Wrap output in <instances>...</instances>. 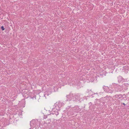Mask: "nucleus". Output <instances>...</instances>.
Listing matches in <instances>:
<instances>
[{
    "instance_id": "f257e3e1",
    "label": "nucleus",
    "mask_w": 129,
    "mask_h": 129,
    "mask_svg": "<svg viewBox=\"0 0 129 129\" xmlns=\"http://www.w3.org/2000/svg\"><path fill=\"white\" fill-rule=\"evenodd\" d=\"M1 28L3 30H4L5 29V28H4L3 26H2Z\"/></svg>"
},
{
    "instance_id": "f03ea898",
    "label": "nucleus",
    "mask_w": 129,
    "mask_h": 129,
    "mask_svg": "<svg viewBox=\"0 0 129 129\" xmlns=\"http://www.w3.org/2000/svg\"><path fill=\"white\" fill-rule=\"evenodd\" d=\"M123 104L124 105H125V104L124 103H123Z\"/></svg>"
}]
</instances>
